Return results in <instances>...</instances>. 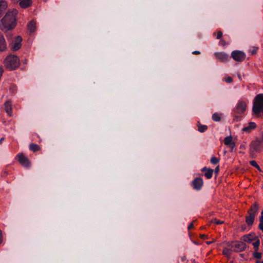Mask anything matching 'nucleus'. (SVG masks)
<instances>
[{
  "label": "nucleus",
  "mask_w": 263,
  "mask_h": 263,
  "mask_svg": "<svg viewBox=\"0 0 263 263\" xmlns=\"http://www.w3.org/2000/svg\"><path fill=\"white\" fill-rule=\"evenodd\" d=\"M36 22L32 20L27 25L28 30L30 32H33L36 30Z\"/></svg>",
  "instance_id": "21"
},
{
  "label": "nucleus",
  "mask_w": 263,
  "mask_h": 263,
  "mask_svg": "<svg viewBox=\"0 0 263 263\" xmlns=\"http://www.w3.org/2000/svg\"><path fill=\"white\" fill-rule=\"evenodd\" d=\"M17 11L13 9L8 11L5 16L1 20V29L3 31L13 29L16 24V16L17 14Z\"/></svg>",
  "instance_id": "1"
},
{
  "label": "nucleus",
  "mask_w": 263,
  "mask_h": 263,
  "mask_svg": "<svg viewBox=\"0 0 263 263\" xmlns=\"http://www.w3.org/2000/svg\"><path fill=\"white\" fill-rule=\"evenodd\" d=\"M231 249L228 248H224L222 251L223 254L227 256H230L231 255Z\"/></svg>",
  "instance_id": "27"
},
{
  "label": "nucleus",
  "mask_w": 263,
  "mask_h": 263,
  "mask_svg": "<svg viewBox=\"0 0 263 263\" xmlns=\"http://www.w3.org/2000/svg\"><path fill=\"white\" fill-rule=\"evenodd\" d=\"M32 3L31 0H21L18 3L22 8L25 9L30 7Z\"/></svg>",
  "instance_id": "14"
},
{
  "label": "nucleus",
  "mask_w": 263,
  "mask_h": 263,
  "mask_svg": "<svg viewBox=\"0 0 263 263\" xmlns=\"http://www.w3.org/2000/svg\"><path fill=\"white\" fill-rule=\"evenodd\" d=\"M257 237L254 233H251L243 236L241 240L245 242L251 243L252 241L256 240Z\"/></svg>",
  "instance_id": "12"
},
{
  "label": "nucleus",
  "mask_w": 263,
  "mask_h": 263,
  "mask_svg": "<svg viewBox=\"0 0 263 263\" xmlns=\"http://www.w3.org/2000/svg\"><path fill=\"white\" fill-rule=\"evenodd\" d=\"M230 246L232 251L236 252H242L246 249V243L241 241L232 242Z\"/></svg>",
  "instance_id": "5"
},
{
  "label": "nucleus",
  "mask_w": 263,
  "mask_h": 263,
  "mask_svg": "<svg viewBox=\"0 0 263 263\" xmlns=\"http://www.w3.org/2000/svg\"><path fill=\"white\" fill-rule=\"evenodd\" d=\"M3 240V233L2 231L0 230V244H1Z\"/></svg>",
  "instance_id": "33"
},
{
  "label": "nucleus",
  "mask_w": 263,
  "mask_h": 263,
  "mask_svg": "<svg viewBox=\"0 0 263 263\" xmlns=\"http://www.w3.org/2000/svg\"><path fill=\"white\" fill-rule=\"evenodd\" d=\"M253 257L254 258H257V259L261 258V253H259V252H258L257 251H255L253 253Z\"/></svg>",
  "instance_id": "30"
},
{
  "label": "nucleus",
  "mask_w": 263,
  "mask_h": 263,
  "mask_svg": "<svg viewBox=\"0 0 263 263\" xmlns=\"http://www.w3.org/2000/svg\"><path fill=\"white\" fill-rule=\"evenodd\" d=\"M17 158L19 163L24 167H28L31 163L28 157L24 154L21 153L17 154Z\"/></svg>",
  "instance_id": "8"
},
{
  "label": "nucleus",
  "mask_w": 263,
  "mask_h": 263,
  "mask_svg": "<svg viewBox=\"0 0 263 263\" xmlns=\"http://www.w3.org/2000/svg\"><path fill=\"white\" fill-rule=\"evenodd\" d=\"M252 54H255L256 53V50H253L252 52Z\"/></svg>",
  "instance_id": "45"
},
{
  "label": "nucleus",
  "mask_w": 263,
  "mask_h": 263,
  "mask_svg": "<svg viewBox=\"0 0 263 263\" xmlns=\"http://www.w3.org/2000/svg\"><path fill=\"white\" fill-rule=\"evenodd\" d=\"M5 108L6 112L11 116L12 115V104L9 101H7L5 104Z\"/></svg>",
  "instance_id": "20"
},
{
  "label": "nucleus",
  "mask_w": 263,
  "mask_h": 263,
  "mask_svg": "<svg viewBox=\"0 0 263 263\" xmlns=\"http://www.w3.org/2000/svg\"><path fill=\"white\" fill-rule=\"evenodd\" d=\"M29 149L33 152H38L41 150V147L40 146L33 143H30L29 144Z\"/></svg>",
  "instance_id": "22"
},
{
  "label": "nucleus",
  "mask_w": 263,
  "mask_h": 263,
  "mask_svg": "<svg viewBox=\"0 0 263 263\" xmlns=\"http://www.w3.org/2000/svg\"><path fill=\"white\" fill-rule=\"evenodd\" d=\"M219 171V165H218L216 166V167L214 170L215 173L216 174V175L218 173Z\"/></svg>",
  "instance_id": "35"
},
{
  "label": "nucleus",
  "mask_w": 263,
  "mask_h": 263,
  "mask_svg": "<svg viewBox=\"0 0 263 263\" xmlns=\"http://www.w3.org/2000/svg\"><path fill=\"white\" fill-rule=\"evenodd\" d=\"M4 65L7 69L10 70H14L20 66V59L16 55L10 54L5 58Z\"/></svg>",
  "instance_id": "3"
},
{
  "label": "nucleus",
  "mask_w": 263,
  "mask_h": 263,
  "mask_svg": "<svg viewBox=\"0 0 263 263\" xmlns=\"http://www.w3.org/2000/svg\"><path fill=\"white\" fill-rule=\"evenodd\" d=\"M250 163L252 166H253L256 167V168H257L258 170H260V167L255 161H254V160L251 161Z\"/></svg>",
  "instance_id": "29"
},
{
  "label": "nucleus",
  "mask_w": 263,
  "mask_h": 263,
  "mask_svg": "<svg viewBox=\"0 0 263 263\" xmlns=\"http://www.w3.org/2000/svg\"><path fill=\"white\" fill-rule=\"evenodd\" d=\"M22 42V37L20 36H18L16 38V42L14 44L12 47V49L13 51H16L20 49L21 47V43Z\"/></svg>",
  "instance_id": "16"
},
{
  "label": "nucleus",
  "mask_w": 263,
  "mask_h": 263,
  "mask_svg": "<svg viewBox=\"0 0 263 263\" xmlns=\"http://www.w3.org/2000/svg\"><path fill=\"white\" fill-rule=\"evenodd\" d=\"M201 171L205 172L204 176L207 179H211L212 177L214 172L213 169L204 167L202 168Z\"/></svg>",
  "instance_id": "13"
},
{
  "label": "nucleus",
  "mask_w": 263,
  "mask_h": 263,
  "mask_svg": "<svg viewBox=\"0 0 263 263\" xmlns=\"http://www.w3.org/2000/svg\"><path fill=\"white\" fill-rule=\"evenodd\" d=\"M253 111L256 115L260 112L263 114V93L259 94L255 98Z\"/></svg>",
  "instance_id": "4"
},
{
  "label": "nucleus",
  "mask_w": 263,
  "mask_h": 263,
  "mask_svg": "<svg viewBox=\"0 0 263 263\" xmlns=\"http://www.w3.org/2000/svg\"><path fill=\"white\" fill-rule=\"evenodd\" d=\"M211 222L214 223L216 224H221L224 223L223 221L218 220L216 218L213 219L211 220Z\"/></svg>",
  "instance_id": "28"
},
{
  "label": "nucleus",
  "mask_w": 263,
  "mask_h": 263,
  "mask_svg": "<svg viewBox=\"0 0 263 263\" xmlns=\"http://www.w3.org/2000/svg\"><path fill=\"white\" fill-rule=\"evenodd\" d=\"M210 162L213 164H216L219 162V159L215 156H213L211 159Z\"/></svg>",
  "instance_id": "26"
},
{
  "label": "nucleus",
  "mask_w": 263,
  "mask_h": 263,
  "mask_svg": "<svg viewBox=\"0 0 263 263\" xmlns=\"http://www.w3.org/2000/svg\"><path fill=\"white\" fill-rule=\"evenodd\" d=\"M200 53V52L199 51H195L193 52V54H194L197 55V54H199Z\"/></svg>",
  "instance_id": "39"
},
{
  "label": "nucleus",
  "mask_w": 263,
  "mask_h": 263,
  "mask_svg": "<svg viewBox=\"0 0 263 263\" xmlns=\"http://www.w3.org/2000/svg\"><path fill=\"white\" fill-rule=\"evenodd\" d=\"M203 181L201 178H195L192 181V184L193 188L196 190H199L203 186Z\"/></svg>",
  "instance_id": "9"
},
{
  "label": "nucleus",
  "mask_w": 263,
  "mask_h": 263,
  "mask_svg": "<svg viewBox=\"0 0 263 263\" xmlns=\"http://www.w3.org/2000/svg\"><path fill=\"white\" fill-rule=\"evenodd\" d=\"M8 8V3L5 0H0V17L3 12Z\"/></svg>",
  "instance_id": "18"
},
{
  "label": "nucleus",
  "mask_w": 263,
  "mask_h": 263,
  "mask_svg": "<svg viewBox=\"0 0 263 263\" xmlns=\"http://www.w3.org/2000/svg\"><path fill=\"white\" fill-rule=\"evenodd\" d=\"M198 129L199 132L203 133L208 129V126L205 125H202L199 122H197Z\"/></svg>",
  "instance_id": "23"
},
{
  "label": "nucleus",
  "mask_w": 263,
  "mask_h": 263,
  "mask_svg": "<svg viewBox=\"0 0 263 263\" xmlns=\"http://www.w3.org/2000/svg\"><path fill=\"white\" fill-rule=\"evenodd\" d=\"M215 242V240H214V239H213L212 241H206V243L207 245H210V244L212 243H213V242Z\"/></svg>",
  "instance_id": "40"
},
{
  "label": "nucleus",
  "mask_w": 263,
  "mask_h": 263,
  "mask_svg": "<svg viewBox=\"0 0 263 263\" xmlns=\"http://www.w3.org/2000/svg\"><path fill=\"white\" fill-rule=\"evenodd\" d=\"M258 228L263 232V222H259Z\"/></svg>",
  "instance_id": "34"
},
{
  "label": "nucleus",
  "mask_w": 263,
  "mask_h": 263,
  "mask_svg": "<svg viewBox=\"0 0 263 263\" xmlns=\"http://www.w3.org/2000/svg\"><path fill=\"white\" fill-rule=\"evenodd\" d=\"M231 57L236 62H241L246 58V54L240 50H234L231 53Z\"/></svg>",
  "instance_id": "7"
},
{
  "label": "nucleus",
  "mask_w": 263,
  "mask_h": 263,
  "mask_svg": "<svg viewBox=\"0 0 263 263\" xmlns=\"http://www.w3.org/2000/svg\"><path fill=\"white\" fill-rule=\"evenodd\" d=\"M7 49V44L2 34H0V52L4 51Z\"/></svg>",
  "instance_id": "17"
},
{
  "label": "nucleus",
  "mask_w": 263,
  "mask_h": 263,
  "mask_svg": "<svg viewBox=\"0 0 263 263\" xmlns=\"http://www.w3.org/2000/svg\"><path fill=\"white\" fill-rule=\"evenodd\" d=\"M259 204L257 202L252 204L247 212L248 215L246 216V222L249 227L253 224L255 216L258 213Z\"/></svg>",
  "instance_id": "2"
},
{
  "label": "nucleus",
  "mask_w": 263,
  "mask_h": 263,
  "mask_svg": "<svg viewBox=\"0 0 263 263\" xmlns=\"http://www.w3.org/2000/svg\"><path fill=\"white\" fill-rule=\"evenodd\" d=\"M247 107V104L246 102L243 101H240L236 107V112L237 114H241L244 112V111L246 110Z\"/></svg>",
  "instance_id": "11"
},
{
  "label": "nucleus",
  "mask_w": 263,
  "mask_h": 263,
  "mask_svg": "<svg viewBox=\"0 0 263 263\" xmlns=\"http://www.w3.org/2000/svg\"><path fill=\"white\" fill-rule=\"evenodd\" d=\"M259 222H263V211L261 212V215L259 217Z\"/></svg>",
  "instance_id": "36"
},
{
  "label": "nucleus",
  "mask_w": 263,
  "mask_h": 263,
  "mask_svg": "<svg viewBox=\"0 0 263 263\" xmlns=\"http://www.w3.org/2000/svg\"><path fill=\"white\" fill-rule=\"evenodd\" d=\"M256 263H263V261H260V260H257Z\"/></svg>",
  "instance_id": "43"
},
{
  "label": "nucleus",
  "mask_w": 263,
  "mask_h": 263,
  "mask_svg": "<svg viewBox=\"0 0 263 263\" xmlns=\"http://www.w3.org/2000/svg\"><path fill=\"white\" fill-rule=\"evenodd\" d=\"M225 81L227 83H231L233 81V79L231 77H227L225 79Z\"/></svg>",
  "instance_id": "31"
},
{
  "label": "nucleus",
  "mask_w": 263,
  "mask_h": 263,
  "mask_svg": "<svg viewBox=\"0 0 263 263\" xmlns=\"http://www.w3.org/2000/svg\"><path fill=\"white\" fill-rule=\"evenodd\" d=\"M200 237L202 239H207L208 238V236L205 234H201Z\"/></svg>",
  "instance_id": "37"
},
{
  "label": "nucleus",
  "mask_w": 263,
  "mask_h": 263,
  "mask_svg": "<svg viewBox=\"0 0 263 263\" xmlns=\"http://www.w3.org/2000/svg\"><path fill=\"white\" fill-rule=\"evenodd\" d=\"M4 140V138H2L1 139H0V144H1L2 143V142Z\"/></svg>",
  "instance_id": "42"
},
{
  "label": "nucleus",
  "mask_w": 263,
  "mask_h": 263,
  "mask_svg": "<svg viewBox=\"0 0 263 263\" xmlns=\"http://www.w3.org/2000/svg\"><path fill=\"white\" fill-rule=\"evenodd\" d=\"M214 55L217 60L221 62H225L229 59V55L224 52H215Z\"/></svg>",
  "instance_id": "10"
},
{
  "label": "nucleus",
  "mask_w": 263,
  "mask_h": 263,
  "mask_svg": "<svg viewBox=\"0 0 263 263\" xmlns=\"http://www.w3.org/2000/svg\"><path fill=\"white\" fill-rule=\"evenodd\" d=\"M221 114L218 113H214L212 116V120L215 122H219L221 120Z\"/></svg>",
  "instance_id": "24"
},
{
  "label": "nucleus",
  "mask_w": 263,
  "mask_h": 263,
  "mask_svg": "<svg viewBox=\"0 0 263 263\" xmlns=\"http://www.w3.org/2000/svg\"><path fill=\"white\" fill-rule=\"evenodd\" d=\"M222 36V32L221 31H218L217 34V39H220Z\"/></svg>",
  "instance_id": "32"
},
{
  "label": "nucleus",
  "mask_w": 263,
  "mask_h": 263,
  "mask_svg": "<svg viewBox=\"0 0 263 263\" xmlns=\"http://www.w3.org/2000/svg\"><path fill=\"white\" fill-rule=\"evenodd\" d=\"M21 0H13V2L15 4H18V2H20Z\"/></svg>",
  "instance_id": "41"
},
{
  "label": "nucleus",
  "mask_w": 263,
  "mask_h": 263,
  "mask_svg": "<svg viewBox=\"0 0 263 263\" xmlns=\"http://www.w3.org/2000/svg\"><path fill=\"white\" fill-rule=\"evenodd\" d=\"M256 124L254 122H249L248 125L242 128V131L246 133H250L252 129L256 128Z\"/></svg>",
  "instance_id": "15"
},
{
  "label": "nucleus",
  "mask_w": 263,
  "mask_h": 263,
  "mask_svg": "<svg viewBox=\"0 0 263 263\" xmlns=\"http://www.w3.org/2000/svg\"><path fill=\"white\" fill-rule=\"evenodd\" d=\"M255 240V241L253 243V246L254 247V248L255 251H258L259 246L260 245V241L257 237L256 238V239Z\"/></svg>",
  "instance_id": "25"
},
{
  "label": "nucleus",
  "mask_w": 263,
  "mask_h": 263,
  "mask_svg": "<svg viewBox=\"0 0 263 263\" xmlns=\"http://www.w3.org/2000/svg\"><path fill=\"white\" fill-rule=\"evenodd\" d=\"M221 41H222V42L223 43H222V44H223V45H226V42H225L224 41L221 40Z\"/></svg>",
  "instance_id": "44"
},
{
  "label": "nucleus",
  "mask_w": 263,
  "mask_h": 263,
  "mask_svg": "<svg viewBox=\"0 0 263 263\" xmlns=\"http://www.w3.org/2000/svg\"><path fill=\"white\" fill-rule=\"evenodd\" d=\"M263 149V141L258 139L253 141L251 144V151L252 152H260Z\"/></svg>",
  "instance_id": "6"
},
{
  "label": "nucleus",
  "mask_w": 263,
  "mask_h": 263,
  "mask_svg": "<svg viewBox=\"0 0 263 263\" xmlns=\"http://www.w3.org/2000/svg\"><path fill=\"white\" fill-rule=\"evenodd\" d=\"M194 227V225H193V223L192 222L190 224V225L188 226V229L189 230H190L191 229H192Z\"/></svg>",
  "instance_id": "38"
},
{
  "label": "nucleus",
  "mask_w": 263,
  "mask_h": 263,
  "mask_svg": "<svg viewBox=\"0 0 263 263\" xmlns=\"http://www.w3.org/2000/svg\"><path fill=\"white\" fill-rule=\"evenodd\" d=\"M224 143L226 145L229 146L232 148L235 147V143L232 142V138L231 136H228L224 139Z\"/></svg>",
  "instance_id": "19"
}]
</instances>
